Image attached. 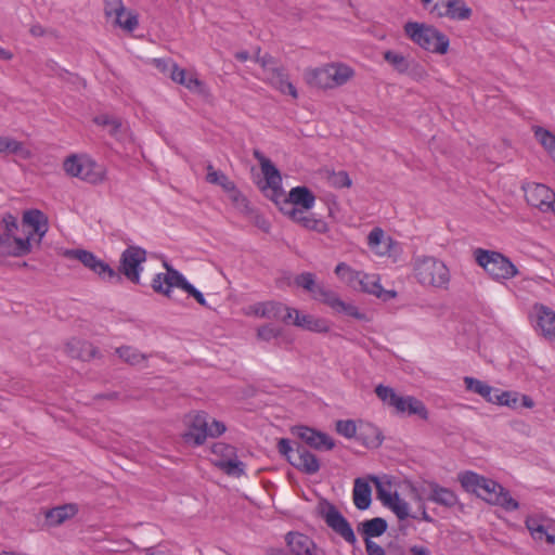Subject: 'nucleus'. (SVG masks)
Wrapping results in <instances>:
<instances>
[{"mask_svg":"<svg viewBox=\"0 0 555 555\" xmlns=\"http://www.w3.org/2000/svg\"><path fill=\"white\" fill-rule=\"evenodd\" d=\"M459 480L465 490L476 493L490 504L502 506L506 511H516L519 507L509 492L492 479L474 472H465L459 476Z\"/></svg>","mask_w":555,"mask_h":555,"instance_id":"1","label":"nucleus"},{"mask_svg":"<svg viewBox=\"0 0 555 555\" xmlns=\"http://www.w3.org/2000/svg\"><path fill=\"white\" fill-rule=\"evenodd\" d=\"M474 259L498 283L504 284L519 274V270L513 261L500 251L476 248Z\"/></svg>","mask_w":555,"mask_h":555,"instance_id":"2","label":"nucleus"},{"mask_svg":"<svg viewBox=\"0 0 555 555\" xmlns=\"http://www.w3.org/2000/svg\"><path fill=\"white\" fill-rule=\"evenodd\" d=\"M413 273L423 286L446 287L450 282V272L443 261L433 256L413 258Z\"/></svg>","mask_w":555,"mask_h":555,"instance_id":"3","label":"nucleus"},{"mask_svg":"<svg viewBox=\"0 0 555 555\" xmlns=\"http://www.w3.org/2000/svg\"><path fill=\"white\" fill-rule=\"evenodd\" d=\"M406 36L422 49L446 54L449 49L450 41L446 35L437 28L416 22H409L404 25Z\"/></svg>","mask_w":555,"mask_h":555,"instance_id":"4","label":"nucleus"},{"mask_svg":"<svg viewBox=\"0 0 555 555\" xmlns=\"http://www.w3.org/2000/svg\"><path fill=\"white\" fill-rule=\"evenodd\" d=\"M165 267L167 269V273H158L152 281V287L156 293L170 298L172 287H178L192 296L201 306L208 307L204 295L189 283L179 271L169 267L167 262H165Z\"/></svg>","mask_w":555,"mask_h":555,"instance_id":"5","label":"nucleus"},{"mask_svg":"<svg viewBox=\"0 0 555 555\" xmlns=\"http://www.w3.org/2000/svg\"><path fill=\"white\" fill-rule=\"evenodd\" d=\"M375 393L385 404L392 406L398 414L417 415L422 420L428 418L427 408L413 396H400L393 388L384 385L376 386Z\"/></svg>","mask_w":555,"mask_h":555,"instance_id":"6","label":"nucleus"},{"mask_svg":"<svg viewBox=\"0 0 555 555\" xmlns=\"http://www.w3.org/2000/svg\"><path fill=\"white\" fill-rule=\"evenodd\" d=\"M18 229L16 217L5 214L0 225V248L13 257H23L31 251L30 236L18 237L15 235Z\"/></svg>","mask_w":555,"mask_h":555,"instance_id":"7","label":"nucleus"},{"mask_svg":"<svg viewBox=\"0 0 555 555\" xmlns=\"http://www.w3.org/2000/svg\"><path fill=\"white\" fill-rule=\"evenodd\" d=\"M225 429L227 427L222 422L210 418L205 412H199L192 416L189 429L183 438L188 443L201 446L208 437H219Z\"/></svg>","mask_w":555,"mask_h":555,"instance_id":"8","label":"nucleus"},{"mask_svg":"<svg viewBox=\"0 0 555 555\" xmlns=\"http://www.w3.org/2000/svg\"><path fill=\"white\" fill-rule=\"evenodd\" d=\"M278 450L292 466L301 473L313 475L320 469V462L313 453L302 446L293 449L291 441L286 438L279 440Z\"/></svg>","mask_w":555,"mask_h":555,"instance_id":"9","label":"nucleus"},{"mask_svg":"<svg viewBox=\"0 0 555 555\" xmlns=\"http://www.w3.org/2000/svg\"><path fill=\"white\" fill-rule=\"evenodd\" d=\"M63 256L67 259L78 260L86 268L96 273L105 282L112 284H118L121 282V278L119 273L116 272V270H114L108 263L104 262L89 250L81 248L66 249L64 250Z\"/></svg>","mask_w":555,"mask_h":555,"instance_id":"10","label":"nucleus"},{"mask_svg":"<svg viewBox=\"0 0 555 555\" xmlns=\"http://www.w3.org/2000/svg\"><path fill=\"white\" fill-rule=\"evenodd\" d=\"M63 167L67 175L89 183L96 184L103 180L100 167L88 157L72 155L64 160Z\"/></svg>","mask_w":555,"mask_h":555,"instance_id":"11","label":"nucleus"},{"mask_svg":"<svg viewBox=\"0 0 555 555\" xmlns=\"http://www.w3.org/2000/svg\"><path fill=\"white\" fill-rule=\"evenodd\" d=\"M146 260V250L139 246H129L120 255L118 273L125 275L134 284L140 283L143 263Z\"/></svg>","mask_w":555,"mask_h":555,"instance_id":"12","label":"nucleus"},{"mask_svg":"<svg viewBox=\"0 0 555 555\" xmlns=\"http://www.w3.org/2000/svg\"><path fill=\"white\" fill-rule=\"evenodd\" d=\"M256 62L259 63L266 72V79L269 83L283 94H288L293 99L298 98L296 87L289 81L288 74L281 67H271V57L268 55H257Z\"/></svg>","mask_w":555,"mask_h":555,"instance_id":"13","label":"nucleus"},{"mask_svg":"<svg viewBox=\"0 0 555 555\" xmlns=\"http://www.w3.org/2000/svg\"><path fill=\"white\" fill-rule=\"evenodd\" d=\"M530 320L538 335L555 343V311L543 304H534L530 311Z\"/></svg>","mask_w":555,"mask_h":555,"instance_id":"14","label":"nucleus"},{"mask_svg":"<svg viewBox=\"0 0 555 555\" xmlns=\"http://www.w3.org/2000/svg\"><path fill=\"white\" fill-rule=\"evenodd\" d=\"M216 466L221 468L225 474L232 476H241L244 474V464L237 459L235 448L224 442H216L211 448Z\"/></svg>","mask_w":555,"mask_h":555,"instance_id":"15","label":"nucleus"},{"mask_svg":"<svg viewBox=\"0 0 555 555\" xmlns=\"http://www.w3.org/2000/svg\"><path fill=\"white\" fill-rule=\"evenodd\" d=\"M526 527L532 539L555 546V521L542 514H531L526 518Z\"/></svg>","mask_w":555,"mask_h":555,"instance_id":"16","label":"nucleus"},{"mask_svg":"<svg viewBox=\"0 0 555 555\" xmlns=\"http://www.w3.org/2000/svg\"><path fill=\"white\" fill-rule=\"evenodd\" d=\"M285 543L281 555H327L310 537L301 532H288L285 535Z\"/></svg>","mask_w":555,"mask_h":555,"instance_id":"17","label":"nucleus"},{"mask_svg":"<svg viewBox=\"0 0 555 555\" xmlns=\"http://www.w3.org/2000/svg\"><path fill=\"white\" fill-rule=\"evenodd\" d=\"M322 517L325 524L339 537H341L347 543L354 545L357 543V537L349 521L343 516V514L333 504H327L322 509Z\"/></svg>","mask_w":555,"mask_h":555,"instance_id":"18","label":"nucleus"},{"mask_svg":"<svg viewBox=\"0 0 555 555\" xmlns=\"http://www.w3.org/2000/svg\"><path fill=\"white\" fill-rule=\"evenodd\" d=\"M524 191L526 201L530 206L543 212H555V192L548 186L541 183H529L524 188Z\"/></svg>","mask_w":555,"mask_h":555,"instance_id":"19","label":"nucleus"},{"mask_svg":"<svg viewBox=\"0 0 555 555\" xmlns=\"http://www.w3.org/2000/svg\"><path fill=\"white\" fill-rule=\"evenodd\" d=\"M318 294L321 301L331 307L337 313H344L357 320L369 322L370 318L366 313L361 312L357 306L351 302H346L340 299L337 293L325 287H319Z\"/></svg>","mask_w":555,"mask_h":555,"instance_id":"20","label":"nucleus"},{"mask_svg":"<svg viewBox=\"0 0 555 555\" xmlns=\"http://www.w3.org/2000/svg\"><path fill=\"white\" fill-rule=\"evenodd\" d=\"M438 17L466 21L472 16V9L463 0H438L431 10Z\"/></svg>","mask_w":555,"mask_h":555,"instance_id":"21","label":"nucleus"},{"mask_svg":"<svg viewBox=\"0 0 555 555\" xmlns=\"http://www.w3.org/2000/svg\"><path fill=\"white\" fill-rule=\"evenodd\" d=\"M283 322L292 323L295 326L317 333H325L330 330L325 320L314 318L310 314H301L295 308L287 309V314L283 317Z\"/></svg>","mask_w":555,"mask_h":555,"instance_id":"22","label":"nucleus"},{"mask_svg":"<svg viewBox=\"0 0 555 555\" xmlns=\"http://www.w3.org/2000/svg\"><path fill=\"white\" fill-rule=\"evenodd\" d=\"M293 434L306 442L309 447L317 450L328 451L335 447L333 439L328 435L307 426L294 427Z\"/></svg>","mask_w":555,"mask_h":555,"instance_id":"23","label":"nucleus"},{"mask_svg":"<svg viewBox=\"0 0 555 555\" xmlns=\"http://www.w3.org/2000/svg\"><path fill=\"white\" fill-rule=\"evenodd\" d=\"M23 224L29 227L33 230V232L27 235L30 236V240L35 235L38 236V244L41 242L49 230L48 217L39 209H29L24 211Z\"/></svg>","mask_w":555,"mask_h":555,"instance_id":"24","label":"nucleus"},{"mask_svg":"<svg viewBox=\"0 0 555 555\" xmlns=\"http://www.w3.org/2000/svg\"><path fill=\"white\" fill-rule=\"evenodd\" d=\"M254 155L260 165L267 186L272 189L274 192L280 191L282 185V177L279 169L260 152L255 151Z\"/></svg>","mask_w":555,"mask_h":555,"instance_id":"25","label":"nucleus"},{"mask_svg":"<svg viewBox=\"0 0 555 555\" xmlns=\"http://www.w3.org/2000/svg\"><path fill=\"white\" fill-rule=\"evenodd\" d=\"M428 488L427 500L436 504L453 507L457 503V495L449 488L441 487L435 481H426Z\"/></svg>","mask_w":555,"mask_h":555,"instance_id":"26","label":"nucleus"},{"mask_svg":"<svg viewBox=\"0 0 555 555\" xmlns=\"http://www.w3.org/2000/svg\"><path fill=\"white\" fill-rule=\"evenodd\" d=\"M315 196L307 186H295L288 192L285 206L302 207L310 210L314 207Z\"/></svg>","mask_w":555,"mask_h":555,"instance_id":"27","label":"nucleus"},{"mask_svg":"<svg viewBox=\"0 0 555 555\" xmlns=\"http://www.w3.org/2000/svg\"><path fill=\"white\" fill-rule=\"evenodd\" d=\"M78 513V506L68 503L53 507L46 512V520L50 526H60L67 519L73 518Z\"/></svg>","mask_w":555,"mask_h":555,"instance_id":"28","label":"nucleus"},{"mask_svg":"<svg viewBox=\"0 0 555 555\" xmlns=\"http://www.w3.org/2000/svg\"><path fill=\"white\" fill-rule=\"evenodd\" d=\"M304 78L311 87L331 89L328 64L321 67L306 69Z\"/></svg>","mask_w":555,"mask_h":555,"instance_id":"29","label":"nucleus"},{"mask_svg":"<svg viewBox=\"0 0 555 555\" xmlns=\"http://www.w3.org/2000/svg\"><path fill=\"white\" fill-rule=\"evenodd\" d=\"M353 503L358 509H367L371 505L372 489L366 480L357 478L353 485Z\"/></svg>","mask_w":555,"mask_h":555,"instance_id":"30","label":"nucleus"},{"mask_svg":"<svg viewBox=\"0 0 555 555\" xmlns=\"http://www.w3.org/2000/svg\"><path fill=\"white\" fill-rule=\"evenodd\" d=\"M328 72L331 89L345 85L354 75V70L350 66L343 63H330Z\"/></svg>","mask_w":555,"mask_h":555,"instance_id":"31","label":"nucleus"},{"mask_svg":"<svg viewBox=\"0 0 555 555\" xmlns=\"http://www.w3.org/2000/svg\"><path fill=\"white\" fill-rule=\"evenodd\" d=\"M367 245L377 256H385L390 249V238L385 237L380 228H374L367 235Z\"/></svg>","mask_w":555,"mask_h":555,"instance_id":"32","label":"nucleus"},{"mask_svg":"<svg viewBox=\"0 0 555 555\" xmlns=\"http://www.w3.org/2000/svg\"><path fill=\"white\" fill-rule=\"evenodd\" d=\"M172 81L184 86L192 92H203V82L196 77L195 74L188 73L181 67H173L171 75Z\"/></svg>","mask_w":555,"mask_h":555,"instance_id":"33","label":"nucleus"},{"mask_svg":"<svg viewBox=\"0 0 555 555\" xmlns=\"http://www.w3.org/2000/svg\"><path fill=\"white\" fill-rule=\"evenodd\" d=\"M358 530L364 535V540H371V538L380 537L386 532L387 521L384 518L375 517L361 522Z\"/></svg>","mask_w":555,"mask_h":555,"instance_id":"34","label":"nucleus"},{"mask_svg":"<svg viewBox=\"0 0 555 555\" xmlns=\"http://www.w3.org/2000/svg\"><path fill=\"white\" fill-rule=\"evenodd\" d=\"M370 479L375 485L376 496L383 505L389 503L392 495L398 493L393 488L392 480L389 477L385 476L384 478H379L376 476H371Z\"/></svg>","mask_w":555,"mask_h":555,"instance_id":"35","label":"nucleus"},{"mask_svg":"<svg viewBox=\"0 0 555 555\" xmlns=\"http://www.w3.org/2000/svg\"><path fill=\"white\" fill-rule=\"evenodd\" d=\"M334 272L337 275V278L349 287L353 289L358 287L359 279L361 278L362 271H357L352 269L346 262H339L336 266Z\"/></svg>","mask_w":555,"mask_h":555,"instance_id":"36","label":"nucleus"},{"mask_svg":"<svg viewBox=\"0 0 555 555\" xmlns=\"http://www.w3.org/2000/svg\"><path fill=\"white\" fill-rule=\"evenodd\" d=\"M466 389L481 396L487 402L492 401L495 388L474 377H464Z\"/></svg>","mask_w":555,"mask_h":555,"instance_id":"37","label":"nucleus"},{"mask_svg":"<svg viewBox=\"0 0 555 555\" xmlns=\"http://www.w3.org/2000/svg\"><path fill=\"white\" fill-rule=\"evenodd\" d=\"M384 60L393 68V70L401 75L406 74L411 66V62L406 56L393 50L385 51Z\"/></svg>","mask_w":555,"mask_h":555,"instance_id":"38","label":"nucleus"},{"mask_svg":"<svg viewBox=\"0 0 555 555\" xmlns=\"http://www.w3.org/2000/svg\"><path fill=\"white\" fill-rule=\"evenodd\" d=\"M356 291L367 293L371 295H379L382 292L380 279L377 274H369L362 271Z\"/></svg>","mask_w":555,"mask_h":555,"instance_id":"39","label":"nucleus"},{"mask_svg":"<svg viewBox=\"0 0 555 555\" xmlns=\"http://www.w3.org/2000/svg\"><path fill=\"white\" fill-rule=\"evenodd\" d=\"M384 506L389 508L399 520H405L411 516L409 503L401 499L398 493L392 495L390 502Z\"/></svg>","mask_w":555,"mask_h":555,"instance_id":"40","label":"nucleus"},{"mask_svg":"<svg viewBox=\"0 0 555 555\" xmlns=\"http://www.w3.org/2000/svg\"><path fill=\"white\" fill-rule=\"evenodd\" d=\"M534 137L555 162V134L542 127H535Z\"/></svg>","mask_w":555,"mask_h":555,"instance_id":"41","label":"nucleus"},{"mask_svg":"<svg viewBox=\"0 0 555 555\" xmlns=\"http://www.w3.org/2000/svg\"><path fill=\"white\" fill-rule=\"evenodd\" d=\"M519 402V393L515 391H501L495 389L491 403L516 409Z\"/></svg>","mask_w":555,"mask_h":555,"instance_id":"42","label":"nucleus"},{"mask_svg":"<svg viewBox=\"0 0 555 555\" xmlns=\"http://www.w3.org/2000/svg\"><path fill=\"white\" fill-rule=\"evenodd\" d=\"M295 284L313 294L314 299L321 301V297L318 294V286L315 284V275L311 272H304L295 278Z\"/></svg>","mask_w":555,"mask_h":555,"instance_id":"43","label":"nucleus"},{"mask_svg":"<svg viewBox=\"0 0 555 555\" xmlns=\"http://www.w3.org/2000/svg\"><path fill=\"white\" fill-rule=\"evenodd\" d=\"M206 180L211 184L220 185L224 191L234 189V182L231 181L223 172L215 170L211 165L207 166Z\"/></svg>","mask_w":555,"mask_h":555,"instance_id":"44","label":"nucleus"},{"mask_svg":"<svg viewBox=\"0 0 555 555\" xmlns=\"http://www.w3.org/2000/svg\"><path fill=\"white\" fill-rule=\"evenodd\" d=\"M287 309H292L279 301H263V310L266 319L282 320L287 314Z\"/></svg>","mask_w":555,"mask_h":555,"instance_id":"45","label":"nucleus"},{"mask_svg":"<svg viewBox=\"0 0 555 555\" xmlns=\"http://www.w3.org/2000/svg\"><path fill=\"white\" fill-rule=\"evenodd\" d=\"M138 16L134 13L126 10L121 13H118L117 16L114 17V24L127 31L134 30L138 26Z\"/></svg>","mask_w":555,"mask_h":555,"instance_id":"46","label":"nucleus"},{"mask_svg":"<svg viewBox=\"0 0 555 555\" xmlns=\"http://www.w3.org/2000/svg\"><path fill=\"white\" fill-rule=\"evenodd\" d=\"M118 356L127 363L131 365L140 364L145 360V356L140 353L137 349L126 346L120 347L116 350Z\"/></svg>","mask_w":555,"mask_h":555,"instance_id":"47","label":"nucleus"},{"mask_svg":"<svg viewBox=\"0 0 555 555\" xmlns=\"http://www.w3.org/2000/svg\"><path fill=\"white\" fill-rule=\"evenodd\" d=\"M302 228L314 231L317 233L323 234L328 231L327 223L320 218H317L313 214H309L308 217H306L300 224Z\"/></svg>","mask_w":555,"mask_h":555,"instance_id":"48","label":"nucleus"},{"mask_svg":"<svg viewBox=\"0 0 555 555\" xmlns=\"http://www.w3.org/2000/svg\"><path fill=\"white\" fill-rule=\"evenodd\" d=\"M282 211L294 222L301 224L304 219L309 216L308 210L302 207L285 206Z\"/></svg>","mask_w":555,"mask_h":555,"instance_id":"49","label":"nucleus"},{"mask_svg":"<svg viewBox=\"0 0 555 555\" xmlns=\"http://www.w3.org/2000/svg\"><path fill=\"white\" fill-rule=\"evenodd\" d=\"M336 430L346 438H352L357 434V426L351 420H340L336 423Z\"/></svg>","mask_w":555,"mask_h":555,"instance_id":"50","label":"nucleus"},{"mask_svg":"<svg viewBox=\"0 0 555 555\" xmlns=\"http://www.w3.org/2000/svg\"><path fill=\"white\" fill-rule=\"evenodd\" d=\"M328 182L334 188H349L351 186V179L346 171L333 172L328 177Z\"/></svg>","mask_w":555,"mask_h":555,"instance_id":"51","label":"nucleus"},{"mask_svg":"<svg viewBox=\"0 0 555 555\" xmlns=\"http://www.w3.org/2000/svg\"><path fill=\"white\" fill-rule=\"evenodd\" d=\"M8 153L14 154L23 159H27L31 155L29 149H27L22 142H18L12 138L10 140V146H9Z\"/></svg>","mask_w":555,"mask_h":555,"instance_id":"52","label":"nucleus"},{"mask_svg":"<svg viewBox=\"0 0 555 555\" xmlns=\"http://www.w3.org/2000/svg\"><path fill=\"white\" fill-rule=\"evenodd\" d=\"M281 335V330L272 325H263L258 328L257 337L264 341H270Z\"/></svg>","mask_w":555,"mask_h":555,"instance_id":"53","label":"nucleus"},{"mask_svg":"<svg viewBox=\"0 0 555 555\" xmlns=\"http://www.w3.org/2000/svg\"><path fill=\"white\" fill-rule=\"evenodd\" d=\"M105 14L108 17H115L118 13L124 12L126 9L122 4V0H105Z\"/></svg>","mask_w":555,"mask_h":555,"instance_id":"54","label":"nucleus"},{"mask_svg":"<svg viewBox=\"0 0 555 555\" xmlns=\"http://www.w3.org/2000/svg\"><path fill=\"white\" fill-rule=\"evenodd\" d=\"M153 64L159 72L169 74L170 77L172 75L173 67H179L176 63L165 59H154Z\"/></svg>","mask_w":555,"mask_h":555,"instance_id":"55","label":"nucleus"},{"mask_svg":"<svg viewBox=\"0 0 555 555\" xmlns=\"http://www.w3.org/2000/svg\"><path fill=\"white\" fill-rule=\"evenodd\" d=\"M243 313L247 317L264 318L263 301L245 307Z\"/></svg>","mask_w":555,"mask_h":555,"instance_id":"56","label":"nucleus"},{"mask_svg":"<svg viewBox=\"0 0 555 555\" xmlns=\"http://www.w3.org/2000/svg\"><path fill=\"white\" fill-rule=\"evenodd\" d=\"M94 121L101 126H112L113 130H116L117 128L121 127V122H119L117 119L112 118L107 115L98 116V117H95Z\"/></svg>","mask_w":555,"mask_h":555,"instance_id":"57","label":"nucleus"},{"mask_svg":"<svg viewBox=\"0 0 555 555\" xmlns=\"http://www.w3.org/2000/svg\"><path fill=\"white\" fill-rule=\"evenodd\" d=\"M411 490L413 493L412 498L415 502H417L420 505H422V503H425L424 494L428 491L426 482H424L420 488L413 486Z\"/></svg>","mask_w":555,"mask_h":555,"instance_id":"58","label":"nucleus"},{"mask_svg":"<svg viewBox=\"0 0 555 555\" xmlns=\"http://www.w3.org/2000/svg\"><path fill=\"white\" fill-rule=\"evenodd\" d=\"M365 548L367 555H386L385 550L372 540L365 539Z\"/></svg>","mask_w":555,"mask_h":555,"instance_id":"59","label":"nucleus"},{"mask_svg":"<svg viewBox=\"0 0 555 555\" xmlns=\"http://www.w3.org/2000/svg\"><path fill=\"white\" fill-rule=\"evenodd\" d=\"M225 192L230 193L231 199L238 206H246L245 196L234 186L233 190H225Z\"/></svg>","mask_w":555,"mask_h":555,"instance_id":"60","label":"nucleus"},{"mask_svg":"<svg viewBox=\"0 0 555 555\" xmlns=\"http://www.w3.org/2000/svg\"><path fill=\"white\" fill-rule=\"evenodd\" d=\"M418 511H420V516L416 515V514H411V518L413 519H418V520H423L425 522H433V517L427 513V509H426V506H425V503H422V505L418 506Z\"/></svg>","mask_w":555,"mask_h":555,"instance_id":"61","label":"nucleus"},{"mask_svg":"<svg viewBox=\"0 0 555 555\" xmlns=\"http://www.w3.org/2000/svg\"><path fill=\"white\" fill-rule=\"evenodd\" d=\"M377 298H380L385 301L387 300H390V299H393L397 297V292L396 291H388V289H384L382 287V292L379 293V295H375Z\"/></svg>","mask_w":555,"mask_h":555,"instance_id":"62","label":"nucleus"},{"mask_svg":"<svg viewBox=\"0 0 555 555\" xmlns=\"http://www.w3.org/2000/svg\"><path fill=\"white\" fill-rule=\"evenodd\" d=\"M410 552L412 555H431L430 551L427 547L413 545L410 547Z\"/></svg>","mask_w":555,"mask_h":555,"instance_id":"63","label":"nucleus"},{"mask_svg":"<svg viewBox=\"0 0 555 555\" xmlns=\"http://www.w3.org/2000/svg\"><path fill=\"white\" fill-rule=\"evenodd\" d=\"M519 399L521 400V405L527 408V409H531L533 408L534 405V402L533 400L527 396V395H519Z\"/></svg>","mask_w":555,"mask_h":555,"instance_id":"64","label":"nucleus"}]
</instances>
